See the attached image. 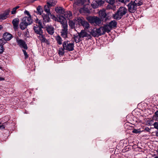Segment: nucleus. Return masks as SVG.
<instances>
[{
	"instance_id": "obj_1",
	"label": "nucleus",
	"mask_w": 158,
	"mask_h": 158,
	"mask_svg": "<svg viewBox=\"0 0 158 158\" xmlns=\"http://www.w3.org/2000/svg\"><path fill=\"white\" fill-rule=\"evenodd\" d=\"M127 9L124 7H121L117 10V12L113 15V18L116 20L120 19L122 17L126 14Z\"/></svg>"
},
{
	"instance_id": "obj_2",
	"label": "nucleus",
	"mask_w": 158,
	"mask_h": 158,
	"mask_svg": "<svg viewBox=\"0 0 158 158\" xmlns=\"http://www.w3.org/2000/svg\"><path fill=\"white\" fill-rule=\"evenodd\" d=\"M43 27L38 26L37 25H36L34 27V29L35 32L38 35L37 36L41 42H45L46 40L43 35V31L42 29Z\"/></svg>"
},
{
	"instance_id": "obj_3",
	"label": "nucleus",
	"mask_w": 158,
	"mask_h": 158,
	"mask_svg": "<svg viewBox=\"0 0 158 158\" xmlns=\"http://www.w3.org/2000/svg\"><path fill=\"white\" fill-rule=\"evenodd\" d=\"M62 46L65 50L71 51L74 49V42L69 40H65L62 43Z\"/></svg>"
},
{
	"instance_id": "obj_4",
	"label": "nucleus",
	"mask_w": 158,
	"mask_h": 158,
	"mask_svg": "<svg viewBox=\"0 0 158 158\" xmlns=\"http://www.w3.org/2000/svg\"><path fill=\"white\" fill-rule=\"evenodd\" d=\"M87 19L90 23L94 24V25H99L101 23V19L96 16H89L87 18Z\"/></svg>"
},
{
	"instance_id": "obj_5",
	"label": "nucleus",
	"mask_w": 158,
	"mask_h": 158,
	"mask_svg": "<svg viewBox=\"0 0 158 158\" xmlns=\"http://www.w3.org/2000/svg\"><path fill=\"white\" fill-rule=\"evenodd\" d=\"M16 41L18 45L21 48H23L25 49H27L28 47L25 42L23 40L20 39L18 37L16 38Z\"/></svg>"
},
{
	"instance_id": "obj_6",
	"label": "nucleus",
	"mask_w": 158,
	"mask_h": 158,
	"mask_svg": "<svg viewBox=\"0 0 158 158\" xmlns=\"http://www.w3.org/2000/svg\"><path fill=\"white\" fill-rule=\"evenodd\" d=\"M89 32L90 34V35H92L93 36L96 37L99 35H102L99 28L98 29H96L95 28L93 29H90Z\"/></svg>"
},
{
	"instance_id": "obj_7",
	"label": "nucleus",
	"mask_w": 158,
	"mask_h": 158,
	"mask_svg": "<svg viewBox=\"0 0 158 158\" xmlns=\"http://www.w3.org/2000/svg\"><path fill=\"white\" fill-rule=\"evenodd\" d=\"M77 19L79 25H81L86 30L89 27V24L87 22L83 20L80 17H78Z\"/></svg>"
},
{
	"instance_id": "obj_8",
	"label": "nucleus",
	"mask_w": 158,
	"mask_h": 158,
	"mask_svg": "<svg viewBox=\"0 0 158 158\" xmlns=\"http://www.w3.org/2000/svg\"><path fill=\"white\" fill-rule=\"evenodd\" d=\"M99 15L102 21H106L108 19L107 16V15L105 10H100L99 12Z\"/></svg>"
},
{
	"instance_id": "obj_9",
	"label": "nucleus",
	"mask_w": 158,
	"mask_h": 158,
	"mask_svg": "<svg viewBox=\"0 0 158 158\" xmlns=\"http://www.w3.org/2000/svg\"><path fill=\"white\" fill-rule=\"evenodd\" d=\"M99 28L101 35L104 34L106 32H109L111 30L108 24L105 25L103 26L100 27Z\"/></svg>"
},
{
	"instance_id": "obj_10",
	"label": "nucleus",
	"mask_w": 158,
	"mask_h": 158,
	"mask_svg": "<svg viewBox=\"0 0 158 158\" xmlns=\"http://www.w3.org/2000/svg\"><path fill=\"white\" fill-rule=\"evenodd\" d=\"M55 20L58 22L60 23L62 27L64 26V25L65 26L67 25L66 19L64 17L63 15L59 16L57 18H56Z\"/></svg>"
},
{
	"instance_id": "obj_11",
	"label": "nucleus",
	"mask_w": 158,
	"mask_h": 158,
	"mask_svg": "<svg viewBox=\"0 0 158 158\" xmlns=\"http://www.w3.org/2000/svg\"><path fill=\"white\" fill-rule=\"evenodd\" d=\"M137 6L133 2H131L128 5V10L130 12L134 13L136 10Z\"/></svg>"
},
{
	"instance_id": "obj_12",
	"label": "nucleus",
	"mask_w": 158,
	"mask_h": 158,
	"mask_svg": "<svg viewBox=\"0 0 158 158\" xmlns=\"http://www.w3.org/2000/svg\"><path fill=\"white\" fill-rule=\"evenodd\" d=\"M47 5H45L44 7V10L48 14H50V7L55 5V3H53V1H50L47 2Z\"/></svg>"
},
{
	"instance_id": "obj_13",
	"label": "nucleus",
	"mask_w": 158,
	"mask_h": 158,
	"mask_svg": "<svg viewBox=\"0 0 158 158\" xmlns=\"http://www.w3.org/2000/svg\"><path fill=\"white\" fill-rule=\"evenodd\" d=\"M62 27L63 29L61 32V35L63 37L65 38L67 37L68 25H64V26Z\"/></svg>"
},
{
	"instance_id": "obj_14",
	"label": "nucleus",
	"mask_w": 158,
	"mask_h": 158,
	"mask_svg": "<svg viewBox=\"0 0 158 158\" xmlns=\"http://www.w3.org/2000/svg\"><path fill=\"white\" fill-rule=\"evenodd\" d=\"M81 38H84L85 37H87L89 39H90L91 36L89 34H88L85 31L82 30L80 32L78 33Z\"/></svg>"
},
{
	"instance_id": "obj_15",
	"label": "nucleus",
	"mask_w": 158,
	"mask_h": 158,
	"mask_svg": "<svg viewBox=\"0 0 158 158\" xmlns=\"http://www.w3.org/2000/svg\"><path fill=\"white\" fill-rule=\"evenodd\" d=\"M19 19L18 18L14 19L12 21L13 28L15 31H17L18 29Z\"/></svg>"
},
{
	"instance_id": "obj_16",
	"label": "nucleus",
	"mask_w": 158,
	"mask_h": 158,
	"mask_svg": "<svg viewBox=\"0 0 158 158\" xmlns=\"http://www.w3.org/2000/svg\"><path fill=\"white\" fill-rule=\"evenodd\" d=\"M23 21L27 25L31 24L32 22V20L31 18V16H25L22 19Z\"/></svg>"
},
{
	"instance_id": "obj_17",
	"label": "nucleus",
	"mask_w": 158,
	"mask_h": 158,
	"mask_svg": "<svg viewBox=\"0 0 158 158\" xmlns=\"http://www.w3.org/2000/svg\"><path fill=\"white\" fill-rule=\"evenodd\" d=\"M3 37L6 41H9L13 38V36L10 33L6 32L3 34Z\"/></svg>"
},
{
	"instance_id": "obj_18",
	"label": "nucleus",
	"mask_w": 158,
	"mask_h": 158,
	"mask_svg": "<svg viewBox=\"0 0 158 158\" xmlns=\"http://www.w3.org/2000/svg\"><path fill=\"white\" fill-rule=\"evenodd\" d=\"M78 25L77 18V19H74L73 20H69V25L70 27L73 29L75 28V25L76 26Z\"/></svg>"
},
{
	"instance_id": "obj_19",
	"label": "nucleus",
	"mask_w": 158,
	"mask_h": 158,
	"mask_svg": "<svg viewBox=\"0 0 158 158\" xmlns=\"http://www.w3.org/2000/svg\"><path fill=\"white\" fill-rule=\"evenodd\" d=\"M10 11V10H6L3 13L0 14V21L6 19Z\"/></svg>"
},
{
	"instance_id": "obj_20",
	"label": "nucleus",
	"mask_w": 158,
	"mask_h": 158,
	"mask_svg": "<svg viewBox=\"0 0 158 158\" xmlns=\"http://www.w3.org/2000/svg\"><path fill=\"white\" fill-rule=\"evenodd\" d=\"M63 14L64 15L63 16L66 19H70L72 18V13L70 11H64Z\"/></svg>"
},
{
	"instance_id": "obj_21",
	"label": "nucleus",
	"mask_w": 158,
	"mask_h": 158,
	"mask_svg": "<svg viewBox=\"0 0 158 158\" xmlns=\"http://www.w3.org/2000/svg\"><path fill=\"white\" fill-rule=\"evenodd\" d=\"M46 30L49 34L52 35L54 32V27L52 26H48L46 27Z\"/></svg>"
},
{
	"instance_id": "obj_22",
	"label": "nucleus",
	"mask_w": 158,
	"mask_h": 158,
	"mask_svg": "<svg viewBox=\"0 0 158 158\" xmlns=\"http://www.w3.org/2000/svg\"><path fill=\"white\" fill-rule=\"evenodd\" d=\"M108 24L110 29H112L113 28H114L116 27L117 22L115 20H114L110 21L108 23Z\"/></svg>"
},
{
	"instance_id": "obj_23",
	"label": "nucleus",
	"mask_w": 158,
	"mask_h": 158,
	"mask_svg": "<svg viewBox=\"0 0 158 158\" xmlns=\"http://www.w3.org/2000/svg\"><path fill=\"white\" fill-rule=\"evenodd\" d=\"M55 10L57 13L60 15H63L64 10L61 7H57L55 8Z\"/></svg>"
},
{
	"instance_id": "obj_24",
	"label": "nucleus",
	"mask_w": 158,
	"mask_h": 158,
	"mask_svg": "<svg viewBox=\"0 0 158 158\" xmlns=\"http://www.w3.org/2000/svg\"><path fill=\"white\" fill-rule=\"evenodd\" d=\"M73 38L75 41L76 43L79 42L82 40L81 38L80 37V35L78 33L77 34L74 35L73 36Z\"/></svg>"
},
{
	"instance_id": "obj_25",
	"label": "nucleus",
	"mask_w": 158,
	"mask_h": 158,
	"mask_svg": "<svg viewBox=\"0 0 158 158\" xmlns=\"http://www.w3.org/2000/svg\"><path fill=\"white\" fill-rule=\"evenodd\" d=\"M88 6L89 5L84 6L83 8L79 10L80 12L81 13L82 11H83L85 13H89L90 11L89 9L88 8Z\"/></svg>"
},
{
	"instance_id": "obj_26",
	"label": "nucleus",
	"mask_w": 158,
	"mask_h": 158,
	"mask_svg": "<svg viewBox=\"0 0 158 158\" xmlns=\"http://www.w3.org/2000/svg\"><path fill=\"white\" fill-rule=\"evenodd\" d=\"M36 12L40 15H42L43 12V10L41 6H39L36 8Z\"/></svg>"
},
{
	"instance_id": "obj_27",
	"label": "nucleus",
	"mask_w": 158,
	"mask_h": 158,
	"mask_svg": "<svg viewBox=\"0 0 158 158\" xmlns=\"http://www.w3.org/2000/svg\"><path fill=\"white\" fill-rule=\"evenodd\" d=\"M49 15L43 14L42 17L44 21L46 23L48 22L50 20V18L48 16Z\"/></svg>"
},
{
	"instance_id": "obj_28",
	"label": "nucleus",
	"mask_w": 158,
	"mask_h": 158,
	"mask_svg": "<svg viewBox=\"0 0 158 158\" xmlns=\"http://www.w3.org/2000/svg\"><path fill=\"white\" fill-rule=\"evenodd\" d=\"M28 25H27V24L23 21H22V22H21L19 24V27L22 30H23L27 28V27Z\"/></svg>"
},
{
	"instance_id": "obj_29",
	"label": "nucleus",
	"mask_w": 158,
	"mask_h": 158,
	"mask_svg": "<svg viewBox=\"0 0 158 158\" xmlns=\"http://www.w3.org/2000/svg\"><path fill=\"white\" fill-rule=\"evenodd\" d=\"M116 8V6L114 4H110L106 6V9L108 10L111 9L114 10Z\"/></svg>"
},
{
	"instance_id": "obj_30",
	"label": "nucleus",
	"mask_w": 158,
	"mask_h": 158,
	"mask_svg": "<svg viewBox=\"0 0 158 158\" xmlns=\"http://www.w3.org/2000/svg\"><path fill=\"white\" fill-rule=\"evenodd\" d=\"M56 39L58 44L60 45L62 44V40L60 36L59 35L57 36L56 37Z\"/></svg>"
},
{
	"instance_id": "obj_31",
	"label": "nucleus",
	"mask_w": 158,
	"mask_h": 158,
	"mask_svg": "<svg viewBox=\"0 0 158 158\" xmlns=\"http://www.w3.org/2000/svg\"><path fill=\"white\" fill-rule=\"evenodd\" d=\"M35 22L36 23V25H37L38 26L43 27L42 21L39 20L37 18H36L35 20Z\"/></svg>"
},
{
	"instance_id": "obj_32",
	"label": "nucleus",
	"mask_w": 158,
	"mask_h": 158,
	"mask_svg": "<svg viewBox=\"0 0 158 158\" xmlns=\"http://www.w3.org/2000/svg\"><path fill=\"white\" fill-rule=\"evenodd\" d=\"M35 22L36 23V25H37L38 26L43 27L42 21L39 20L37 18H36L35 20Z\"/></svg>"
},
{
	"instance_id": "obj_33",
	"label": "nucleus",
	"mask_w": 158,
	"mask_h": 158,
	"mask_svg": "<svg viewBox=\"0 0 158 158\" xmlns=\"http://www.w3.org/2000/svg\"><path fill=\"white\" fill-rule=\"evenodd\" d=\"M137 6L141 5L143 4L142 0H135L133 2Z\"/></svg>"
},
{
	"instance_id": "obj_34",
	"label": "nucleus",
	"mask_w": 158,
	"mask_h": 158,
	"mask_svg": "<svg viewBox=\"0 0 158 158\" xmlns=\"http://www.w3.org/2000/svg\"><path fill=\"white\" fill-rule=\"evenodd\" d=\"M65 50L64 49V47L61 48H59L58 50V54L59 55L63 56L64 53V50Z\"/></svg>"
},
{
	"instance_id": "obj_35",
	"label": "nucleus",
	"mask_w": 158,
	"mask_h": 158,
	"mask_svg": "<svg viewBox=\"0 0 158 158\" xmlns=\"http://www.w3.org/2000/svg\"><path fill=\"white\" fill-rule=\"evenodd\" d=\"M92 7L94 8H96L98 7V5L96 0L94 1L91 4Z\"/></svg>"
},
{
	"instance_id": "obj_36",
	"label": "nucleus",
	"mask_w": 158,
	"mask_h": 158,
	"mask_svg": "<svg viewBox=\"0 0 158 158\" xmlns=\"http://www.w3.org/2000/svg\"><path fill=\"white\" fill-rule=\"evenodd\" d=\"M98 6H101L104 3V1L102 0H96Z\"/></svg>"
},
{
	"instance_id": "obj_37",
	"label": "nucleus",
	"mask_w": 158,
	"mask_h": 158,
	"mask_svg": "<svg viewBox=\"0 0 158 158\" xmlns=\"http://www.w3.org/2000/svg\"><path fill=\"white\" fill-rule=\"evenodd\" d=\"M19 8V6H17L13 8L11 11V14L13 15L15 14L16 10Z\"/></svg>"
},
{
	"instance_id": "obj_38",
	"label": "nucleus",
	"mask_w": 158,
	"mask_h": 158,
	"mask_svg": "<svg viewBox=\"0 0 158 158\" xmlns=\"http://www.w3.org/2000/svg\"><path fill=\"white\" fill-rule=\"evenodd\" d=\"M6 42V41L3 38L0 39V46H3Z\"/></svg>"
},
{
	"instance_id": "obj_39",
	"label": "nucleus",
	"mask_w": 158,
	"mask_h": 158,
	"mask_svg": "<svg viewBox=\"0 0 158 158\" xmlns=\"http://www.w3.org/2000/svg\"><path fill=\"white\" fill-rule=\"evenodd\" d=\"M109 4H114L115 1L114 0H105Z\"/></svg>"
},
{
	"instance_id": "obj_40",
	"label": "nucleus",
	"mask_w": 158,
	"mask_h": 158,
	"mask_svg": "<svg viewBox=\"0 0 158 158\" xmlns=\"http://www.w3.org/2000/svg\"><path fill=\"white\" fill-rule=\"evenodd\" d=\"M22 51L23 52L24 55L25 56V59L27 58L28 57V55L26 51L23 49L22 50Z\"/></svg>"
},
{
	"instance_id": "obj_41",
	"label": "nucleus",
	"mask_w": 158,
	"mask_h": 158,
	"mask_svg": "<svg viewBox=\"0 0 158 158\" xmlns=\"http://www.w3.org/2000/svg\"><path fill=\"white\" fill-rule=\"evenodd\" d=\"M153 125L154 126V127L155 128L158 130V122H155L153 124Z\"/></svg>"
},
{
	"instance_id": "obj_42",
	"label": "nucleus",
	"mask_w": 158,
	"mask_h": 158,
	"mask_svg": "<svg viewBox=\"0 0 158 158\" xmlns=\"http://www.w3.org/2000/svg\"><path fill=\"white\" fill-rule=\"evenodd\" d=\"M4 49L2 46H0V54L2 53L4 51Z\"/></svg>"
},
{
	"instance_id": "obj_43",
	"label": "nucleus",
	"mask_w": 158,
	"mask_h": 158,
	"mask_svg": "<svg viewBox=\"0 0 158 158\" xmlns=\"http://www.w3.org/2000/svg\"><path fill=\"white\" fill-rule=\"evenodd\" d=\"M24 14L27 15L28 16H31V15H30L29 11H28L27 10H25L24 11Z\"/></svg>"
},
{
	"instance_id": "obj_44",
	"label": "nucleus",
	"mask_w": 158,
	"mask_h": 158,
	"mask_svg": "<svg viewBox=\"0 0 158 158\" xmlns=\"http://www.w3.org/2000/svg\"><path fill=\"white\" fill-rule=\"evenodd\" d=\"M154 116L158 118V110L155 112Z\"/></svg>"
},
{
	"instance_id": "obj_45",
	"label": "nucleus",
	"mask_w": 158,
	"mask_h": 158,
	"mask_svg": "<svg viewBox=\"0 0 158 158\" xmlns=\"http://www.w3.org/2000/svg\"><path fill=\"white\" fill-rule=\"evenodd\" d=\"M132 132L133 133H138L139 132V131L138 130L134 129L132 131Z\"/></svg>"
},
{
	"instance_id": "obj_46",
	"label": "nucleus",
	"mask_w": 158,
	"mask_h": 158,
	"mask_svg": "<svg viewBox=\"0 0 158 158\" xmlns=\"http://www.w3.org/2000/svg\"><path fill=\"white\" fill-rule=\"evenodd\" d=\"M150 129L148 127H146L144 129V130L148 132H149Z\"/></svg>"
},
{
	"instance_id": "obj_47",
	"label": "nucleus",
	"mask_w": 158,
	"mask_h": 158,
	"mask_svg": "<svg viewBox=\"0 0 158 158\" xmlns=\"http://www.w3.org/2000/svg\"><path fill=\"white\" fill-rule=\"evenodd\" d=\"M5 79V78L4 77H0V81H4Z\"/></svg>"
},
{
	"instance_id": "obj_48",
	"label": "nucleus",
	"mask_w": 158,
	"mask_h": 158,
	"mask_svg": "<svg viewBox=\"0 0 158 158\" xmlns=\"http://www.w3.org/2000/svg\"><path fill=\"white\" fill-rule=\"evenodd\" d=\"M118 1L122 3H125V1L124 0H118Z\"/></svg>"
},
{
	"instance_id": "obj_49",
	"label": "nucleus",
	"mask_w": 158,
	"mask_h": 158,
	"mask_svg": "<svg viewBox=\"0 0 158 158\" xmlns=\"http://www.w3.org/2000/svg\"><path fill=\"white\" fill-rule=\"evenodd\" d=\"M3 28V26L2 25H0V30L2 29Z\"/></svg>"
},
{
	"instance_id": "obj_50",
	"label": "nucleus",
	"mask_w": 158,
	"mask_h": 158,
	"mask_svg": "<svg viewBox=\"0 0 158 158\" xmlns=\"http://www.w3.org/2000/svg\"><path fill=\"white\" fill-rule=\"evenodd\" d=\"M36 0H30V2L33 3L35 2Z\"/></svg>"
},
{
	"instance_id": "obj_51",
	"label": "nucleus",
	"mask_w": 158,
	"mask_h": 158,
	"mask_svg": "<svg viewBox=\"0 0 158 158\" xmlns=\"http://www.w3.org/2000/svg\"><path fill=\"white\" fill-rule=\"evenodd\" d=\"M2 127L3 128H5V127L4 126H3V125H1V126H0V129L2 128Z\"/></svg>"
},
{
	"instance_id": "obj_52",
	"label": "nucleus",
	"mask_w": 158,
	"mask_h": 158,
	"mask_svg": "<svg viewBox=\"0 0 158 158\" xmlns=\"http://www.w3.org/2000/svg\"><path fill=\"white\" fill-rule=\"evenodd\" d=\"M126 1L125 2H129L130 0H125Z\"/></svg>"
},
{
	"instance_id": "obj_53",
	"label": "nucleus",
	"mask_w": 158,
	"mask_h": 158,
	"mask_svg": "<svg viewBox=\"0 0 158 158\" xmlns=\"http://www.w3.org/2000/svg\"><path fill=\"white\" fill-rule=\"evenodd\" d=\"M156 134H157V135H158V132H156Z\"/></svg>"
}]
</instances>
